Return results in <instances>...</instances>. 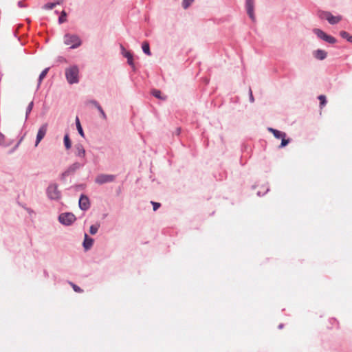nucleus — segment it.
<instances>
[{
    "label": "nucleus",
    "mask_w": 352,
    "mask_h": 352,
    "mask_svg": "<svg viewBox=\"0 0 352 352\" xmlns=\"http://www.w3.org/2000/svg\"><path fill=\"white\" fill-rule=\"evenodd\" d=\"M82 166V164L79 163V162H76V163H74L69 168H68V171L69 172H74L75 170H76L77 169L80 168L81 166Z\"/></svg>",
    "instance_id": "nucleus-20"
},
{
    "label": "nucleus",
    "mask_w": 352,
    "mask_h": 352,
    "mask_svg": "<svg viewBox=\"0 0 352 352\" xmlns=\"http://www.w3.org/2000/svg\"><path fill=\"white\" fill-rule=\"evenodd\" d=\"M61 2L62 1H58L56 3H47L43 6V8L46 10H51L53 9L56 5L60 4Z\"/></svg>",
    "instance_id": "nucleus-24"
},
{
    "label": "nucleus",
    "mask_w": 352,
    "mask_h": 352,
    "mask_svg": "<svg viewBox=\"0 0 352 352\" xmlns=\"http://www.w3.org/2000/svg\"><path fill=\"white\" fill-rule=\"evenodd\" d=\"M64 43L67 45H71V48L75 49L81 45V40L76 34H67L64 36Z\"/></svg>",
    "instance_id": "nucleus-2"
},
{
    "label": "nucleus",
    "mask_w": 352,
    "mask_h": 352,
    "mask_svg": "<svg viewBox=\"0 0 352 352\" xmlns=\"http://www.w3.org/2000/svg\"><path fill=\"white\" fill-rule=\"evenodd\" d=\"M250 99H251L252 102H253V101H254V98H253V96H252V91H250Z\"/></svg>",
    "instance_id": "nucleus-34"
},
{
    "label": "nucleus",
    "mask_w": 352,
    "mask_h": 352,
    "mask_svg": "<svg viewBox=\"0 0 352 352\" xmlns=\"http://www.w3.org/2000/svg\"><path fill=\"white\" fill-rule=\"evenodd\" d=\"M88 102L93 104L94 107H96L98 109V110L100 111L101 116L103 119L107 118L105 113L104 112L102 108L101 107V106L98 104V102L97 101L90 100Z\"/></svg>",
    "instance_id": "nucleus-15"
},
{
    "label": "nucleus",
    "mask_w": 352,
    "mask_h": 352,
    "mask_svg": "<svg viewBox=\"0 0 352 352\" xmlns=\"http://www.w3.org/2000/svg\"><path fill=\"white\" fill-rule=\"evenodd\" d=\"M65 77L69 84L78 83L79 81V69L76 65L65 69Z\"/></svg>",
    "instance_id": "nucleus-1"
},
{
    "label": "nucleus",
    "mask_w": 352,
    "mask_h": 352,
    "mask_svg": "<svg viewBox=\"0 0 352 352\" xmlns=\"http://www.w3.org/2000/svg\"><path fill=\"white\" fill-rule=\"evenodd\" d=\"M340 35L342 38L347 40L349 42L352 43V36L345 31H341Z\"/></svg>",
    "instance_id": "nucleus-16"
},
{
    "label": "nucleus",
    "mask_w": 352,
    "mask_h": 352,
    "mask_svg": "<svg viewBox=\"0 0 352 352\" xmlns=\"http://www.w3.org/2000/svg\"><path fill=\"white\" fill-rule=\"evenodd\" d=\"M79 207L82 210H87L89 208V199L87 196L83 195L80 196L79 199Z\"/></svg>",
    "instance_id": "nucleus-9"
},
{
    "label": "nucleus",
    "mask_w": 352,
    "mask_h": 352,
    "mask_svg": "<svg viewBox=\"0 0 352 352\" xmlns=\"http://www.w3.org/2000/svg\"><path fill=\"white\" fill-rule=\"evenodd\" d=\"M64 144L66 149L67 150L69 149L72 146V142L68 134H66L64 137Z\"/></svg>",
    "instance_id": "nucleus-18"
},
{
    "label": "nucleus",
    "mask_w": 352,
    "mask_h": 352,
    "mask_svg": "<svg viewBox=\"0 0 352 352\" xmlns=\"http://www.w3.org/2000/svg\"><path fill=\"white\" fill-rule=\"evenodd\" d=\"M194 1V0H183L182 6L184 8L186 9Z\"/></svg>",
    "instance_id": "nucleus-28"
},
{
    "label": "nucleus",
    "mask_w": 352,
    "mask_h": 352,
    "mask_svg": "<svg viewBox=\"0 0 352 352\" xmlns=\"http://www.w3.org/2000/svg\"><path fill=\"white\" fill-rule=\"evenodd\" d=\"M318 99L320 100V106L322 109L327 103L326 96L324 95H320L318 96Z\"/></svg>",
    "instance_id": "nucleus-25"
},
{
    "label": "nucleus",
    "mask_w": 352,
    "mask_h": 352,
    "mask_svg": "<svg viewBox=\"0 0 352 352\" xmlns=\"http://www.w3.org/2000/svg\"><path fill=\"white\" fill-rule=\"evenodd\" d=\"M314 32L320 38L325 41L326 42L329 43H335L336 42V40L334 37L327 35L324 32L320 29H314Z\"/></svg>",
    "instance_id": "nucleus-6"
},
{
    "label": "nucleus",
    "mask_w": 352,
    "mask_h": 352,
    "mask_svg": "<svg viewBox=\"0 0 352 352\" xmlns=\"http://www.w3.org/2000/svg\"><path fill=\"white\" fill-rule=\"evenodd\" d=\"M33 107V102H30V103L28 104L27 109H26V118L28 117V114L31 112Z\"/></svg>",
    "instance_id": "nucleus-30"
},
{
    "label": "nucleus",
    "mask_w": 352,
    "mask_h": 352,
    "mask_svg": "<svg viewBox=\"0 0 352 352\" xmlns=\"http://www.w3.org/2000/svg\"><path fill=\"white\" fill-rule=\"evenodd\" d=\"M99 226L98 225H92L90 227L89 232L91 234H95L98 230Z\"/></svg>",
    "instance_id": "nucleus-27"
},
{
    "label": "nucleus",
    "mask_w": 352,
    "mask_h": 352,
    "mask_svg": "<svg viewBox=\"0 0 352 352\" xmlns=\"http://www.w3.org/2000/svg\"><path fill=\"white\" fill-rule=\"evenodd\" d=\"M76 127H77V129H78V131L79 134L82 137H85V134H84L83 130L82 129V126H81L79 118L78 117H76Z\"/></svg>",
    "instance_id": "nucleus-19"
},
{
    "label": "nucleus",
    "mask_w": 352,
    "mask_h": 352,
    "mask_svg": "<svg viewBox=\"0 0 352 352\" xmlns=\"http://www.w3.org/2000/svg\"><path fill=\"white\" fill-rule=\"evenodd\" d=\"M151 204L153 206V210L154 211H156L160 207V203L151 201Z\"/></svg>",
    "instance_id": "nucleus-32"
},
{
    "label": "nucleus",
    "mask_w": 352,
    "mask_h": 352,
    "mask_svg": "<svg viewBox=\"0 0 352 352\" xmlns=\"http://www.w3.org/2000/svg\"><path fill=\"white\" fill-rule=\"evenodd\" d=\"M268 131H270L271 133H272L274 136L278 139H280L282 138H286V136H287L285 133L280 131L274 129H272V128H269Z\"/></svg>",
    "instance_id": "nucleus-13"
},
{
    "label": "nucleus",
    "mask_w": 352,
    "mask_h": 352,
    "mask_svg": "<svg viewBox=\"0 0 352 352\" xmlns=\"http://www.w3.org/2000/svg\"><path fill=\"white\" fill-rule=\"evenodd\" d=\"M48 197L52 199H58L60 197V192L58 190L56 184H51L47 190Z\"/></svg>",
    "instance_id": "nucleus-7"
},
{
    "label": "nucleus",
    "mask_w": 352,
    "mask_h": 352,
    "mask_svg": "<svg viewBox=\"0 0 352 352\" xmlns=\"http://www.w3.org/2000/svg\"><path fill=\"white\" fill-rule=\"evenodd\" d=\"M66 16H67L66 12L65 11H62L61 14L58 19V21L60 23H63L65 21H66Z\"/></svg>",
    "instance_id": "nucleus-26"
},
{
    "label": "nucleus",
    "mask_w": 352,
    "mask_h": 352,
    "mask_svg": "<svg viewBox=\"0 0 352 352\" xmlns=\"http://www.w3.org/2000/svg\"><path fill=\"white\" fill-rule=\"evenodd\" d=\"M70 285H72V288L74 289V290L76 292L80 293L82 292V290L78 286L76 285L75 284L71 283Z\"/></svg>",
    "instance_id": "nucleus-31"
},
{
    "label": "nucleus",
    "mask_w": 352,
    "mask_h": 352,
    "mask_svg": "<svg viewBox=\"0 0 352 352\" xmlns=\"http://www.w3.org/2000/svg\"><path fill=\"white\" fill-rule=\"evenodd\" d=\"M124 56L127 58L128 63L130 65H133V56L129 52H125Z\"/></svg>",
    "instance_id": "nucleus-22"
},
{
    "label": "nucleus",
    "mask_w": 352,
    "mask_h": 352,
    "mask_svg": "<svg viewBox=\"0 0 352 352\" xmlns=\"http://www.w3.org/2000/svg\"><path fill=\"white\" fill-rule=\"evenodd\" d=\"M58 219L62 224L69 226L75 221L76 217L71 212L63 213L59 216Z\"/></svg>",
    "instance_id": "nucleus-4"
},
{
    "label": "nucleus",
    "mask_w": 352,
    "mask_h": 352,
    "mask_svg": "<svg viewBox=\"0 0 352 352\" xmlns=\"http://www.w3.org/2000/svg\"><path fill=\"white\" fill-rule=\"evenodd\" d=\"M94 240L91 238H89L88 235L85 234V240L83 242V246L85 250H89L93 245Z\"/></svg>",
    "instance_id": "nucleus-14"
},
{
    "label": "nucleus",
    "mask_w": 352,
    "mask_h": 352,
    "mask_svg": "<svg viewBox=\"0 0 352 352\" xmlns=\"http://www.w3.org/2000/svg\"><path fill=\"white\" fill-rule=\"evenodd\" d=\"M115 175H107V174H100L98 175L96 179V183L98 184H104L106 183L113 182L115 180Z\"/></svg>",
    "instance_id": "nucleus-5"
},
{
    "label": "nucleus",
    "mask_w": 352,
    "mask_h": 352,
    "mask_svg": "<svg viewBox=\"0 0 352 352\" xmlns=\"http://www.w3.org/2000/svg\"><path fill=\"white\" fill-rule=\"evenodd\" d=\"M281 139H282V141H281L280 145L279 146L280 148L285 147L289 142V139H286L285 138H282Z\"/></svg>",
    "instance_id": "nucleus-29"
},
{
    "label": "nucleus",
    "mask_w": 352,
    "mask_h": 352,
    "mask_svg": "<svg viewBox=\"0 0 352 352\" xmlns=\"http://www.w3.org/2000/svg\"><path fill=\"white\" fill-rule=\"evenodd\" d=\"M318 15L321 19H326L332 25L337 24L342 20L341 16H333L327 11H319Z\"/></svg>",
    "instance_id": "nucleus-3"
},
{
    "label": "nucleus",
    "mask_w": 352,
    "mask_h": 352,
    "mask_svg": "<svg viewBox=\"0 0 352 352\" xmlns=\"http://www.w3.org/2000/svg\"><path fill=\"white\" fill-rule=\"evenodd\" d=\"M47 130V124H43L38 129V131L36 135V140L35 146H37L39 142L43 140V138L45 137L46 132Z\"/></svg>",
    "instance_id": "nucleus-8"
},
{
    "label": "nucleus",
    "mask_w": 352,
    "mask_h": 352,
    "mask_svg": "<svg viewBox=\"0 0 352 352\" xmlns=\"http://www.w3.org/2000/svg\"><path fill=\"white\" fill-rule=\"evenodd\" d=\"M75 155L82 159H85L86 152L82 144H76L74 146Z\"/></svg>",
    "instance_id": "nucleus-10"
},
{
    "label": "nucleus",
    "mask_w": 352,
    "mask_h": 352,
    "mask_svg": "<svg viewBox=\"0 0 352 352\" xmlns=\"http://www.w3.org/2000/svg\"><path fill=\"white\" fill-rule=\"evenodd\" d=\"M176 132H177V134L179 135L180 133V129H177Z\"/></svg>",
    "instance_id": "nucleus-35"
},
{
    "label": "nucleus",
    "mask_w": 352,
    "mask_h": 352,
    "mask_svg": "<svg viewBox=\"0 0 352 352\" xmlns=\"http://www.w3.org/2000/svg\"><path fill=\"white\" fill-rule=\"evenodd\" d=\"M142 50H143V52H144L146 54H147V55H148V56H150V55H151V51H150L149 44H148V42H146V41L144 42V43H142Z\"/></svg>",
    "instance_id": "nucleus-17"
},
{
    "label": "nucleus",
    "mask_w": 352,
    "mask_h": 352,
    "mask_svg": "<svg viewBox=\"0 0 352 352\" xmlns=\"http://www.w3.org/2000/svg\"><path fill=\"white\" fill-rule=\"evenodd\" d=\"M327 53L322 50H317L314 52V56L318 60H324L327 57Z\"/></svg>",
    "instance_id": "nucleus-12"
},
{
    "label": "nucleus",
    "mask_w": 352,
    "mask_h": 352,
    "mask_svg": "<svg viewBox=\"0 0 352 352\" xmlns=\"http://www.w3.org/2000/svg\"><path fill=\"white\" fill-rule=\"evenodd\" d=\"M247 12L250 19L254 21L255 16L254 14V1L253 0H247L246 2Z\"/></svg>",
    "instance_id": "nucleus-11"
},
{
    "label": "nucleus",
    "mask_w": 352,
    "mask_h": 352,
    "mask_svg": "<svg viewBox=\"0 0 352 352\" xmlns=\"http://www.w3.org/2000/svg\"><path fill=\"white\" fill-rule=\"evenodd\" d=\"M152 94L159 98V99H161V100H166V96H162V94H161V91L160 90H157V89H153L152 91Z\"/></svg>",
    "instance_id": "nucleus-21"
},
{
    "label": "nucleus",
    "mask_w": 352,
    "mask_h": 352,
    "mask_svg": "<svg viewBox=\"0 0 352 352\" xmlns=\"http://www.w3.org/2000/svg\"><path fill=\"white\" fill-rule=\"evenodd\" d=\"M5 142V136L0 133V144H3Z\"/></svg>",
    "instance_id": "nucleus-33"
},
{
    "label": "nucleus",
    "mask_w": 352,
    "mask_h": 352,
    "mask_svg": "<svg viewBox=\"0 0 352 352\" xmlns=\"http://www.w3.org/2000/svg\"><path fill=\"white\" fill-rule=\"evenodd\" d=\"M49 71V68H46L40 74L39 76V78H38V86L40 85V84L41 83L42 80H43V78L46 76L47 72Z\"/></svg>",
    "instance_id": "nucleus-23"
}]
</instances>
